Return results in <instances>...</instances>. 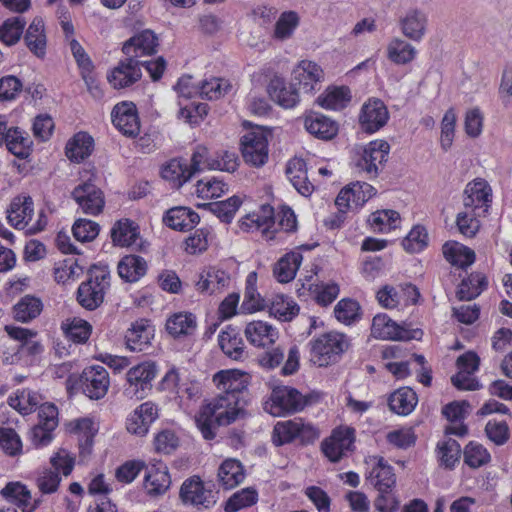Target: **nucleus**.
<instances>
[{"label": "nucleus", "instance_id": "1", "mask_svg": "<svg viewBox=\"0 0 512 512\" xmlns=\"http://www.w3.org/2000/svg\"><path fill=\"white\" fill-rule=\"evenodd\" d=\"M250 376L238 369L221 370L213 377L219 390L218 396L203 406L195 417V422L203 437H215L217 426L229 425L245 413L240 406V394L248 387Z\"/></svg>", "mask_w": 512, "mask_h": 512}, {"label": "nucleus", "instance_id": "2", "mask_svg": "<svg viewBox=\"0 0 512 512\" xmlns=\"http://www.w3.org/2000/svg\"><path fill=\"white\" fill-rule=\"evenodd\" d=\"M310 345L311 361L319 367H326L339 359L347 350L349 343L343 333L332 331L321 334L311 341Z\"/></svg>", "mask_w": 512, "mask_h": 512}, {"label": "nucleus", "instance_id": "3", "mask_svg": "<svg viewBox=\"0 0 512 512\" xmlns=\"http://www.w3.org/2000/svg\"><path fill=\"white\" fill-rule=\"evenodd\" d=\"M8 221L16 229H26L28 233L34 234L46 225V220L40 214L39 219L32 222L34 214V203L30 196L19 195L15 197L7 210Z\"/></svg>", "mask_w": 512, "mask_h": 512}, {"label": "nucleus", "instance_id": "4", "mask_svg": "<svg viewBox=\"0 0 512 512\" xmlns=\"http://www.w3.org/2000/svg\"><path fill=\"white\" fill-rule=\"evenodd\" d=\"M110 273L104 269L94 268L90 272V278L83 282L77 291L79 304L88 309L94 310L99 307L103 300L106 289L109 287Z\"/></svg>", "mask_w": 512, "mask_h": 512}, {"label": "nucleus", "instance_id": "5", "mask_svg": "<svg viewBox=\"0 0 512 512\" xmlns=\"http://www.w3.org/2000/svg\"><path fill=\"white\" fill-rule=\"evenodd\" d=\"M307 399L301 393L288 386L275 387L265 403V410L273 416L294 413L304 408Z\"/></svg>", "mask_w": 512, "mask_h": 512}, {"label": "nucleus", "instance_id": "6", "mask_svg": "<svg viewBox=\"0 0 512 512\" xmlns=\"http://www.w3.org/2000/svg\"><path fill=\"white\" fill-rule=\"evenodd\" d=\"M5 331L9 337L19 343L8 347L13 351L12 354L4 352V362L14 364L20 360L22 354L37 355L43 350L42 345L38 341L31 340L36 332L22 327L5 326Z\"/></svg>", "mask_w": 512, "mask_h": 512}, {"label": "nucleus", "instance_id": "7", "mask_svg": "<svg viewBox=\"0 0 512 512\" xmlns=\"http://www.w3.org/2000/svg\"><path fill=\"white\" fill-rule=\"evenodd\" d=\"M157 368L152 362H143L130 368L126 374L127 385L124 393L129 398L142 399L152 387Z\"/></svg>", "mask_w": 512, "mask_h": 512}, {"label": "nucleus", "instance_id": "8", "mask_svg": "<svg viewBox=\"0 0 512 512\" xmlns=\"http://www.w3.org/2000/svg\"><path fill=\"white\" fill-rule=\"evenodd\" d=\"M318 437L317 430L310 424H305L301 418L278 422L273 430V443L283 445L295 438L303 442H312Z\"/></svg>", "mask_w": 512, "mask_h": 512}, {"label": "nucleus", "instance_id": "9", "mask_svg": "<svg viewBox=\"0 0 512 512\" xmlns=\"http://www.w3.org/2000/svg\"><path fill=\"white\" fill-rule=\"evenodd\" d=\"M389 151L390 145L387 141H372L364 147L361 157L356 162V166L369 177H376L380 168L387 161Z\"/></svg>", "mask_w": 512, "mask_h": 512}, {"label": "nucleus", "instance_id": "10", "mask_svg": "<svg viewBox=\"0 0 512 512\" xmlns=\"http://www.w3.org/2000/svg\"><path fill=\"white\" fill-rule=\"evenodd\" d=\"M371 333L375 338L394 341L418 339L419 330H409L398 325L386 314H377L372 321Z\"/></svg>", "mask_w": 512, "mask_h": 512}, {"label": "nucleus", "instance_id": "11", "mask_svg": "<svg viewBox=\"0 0 512 512\" xmlns=\"http://www.w3.org/2000/svg\"><path fill=\"white\" fill-rule=\"evenodd\" d=\"M80 385L87 397L94 400L101 399L107 394L110 385L109 374L100 365L87 367L80 376Z\"/></svg>", "mask_w": 512, "mask_h": 512}, {"label": "nucleus", "instance_id": "12", "mask_svg": "<svg viewBox=\"0 0 512 512\" xmlns=\"http://www.w3.org/2000/svg\"><path fill=\"white\" fill-rule=\"evenodd\" d=\"M72 198L85 214L97 215L105 205L103 192L91 181L77 185L72 191Z\"/></svg>", "mask_w": 512, "mask_h": 512}, {"label": "nucleus", "instance_id": "13", "mask_svg": "<svg viewBox=\"0 0 512 512\" xmlns=\"http://www.w3.org/2000/svg\"><path fill=\"white\" fill-rule=\"evenodd\" d=\"M324 72L315 62L302 60L292 71V86L304 93H312L319 89Z\"/></svg>", "mask_w": 512, "mask_h": 512}, {"label": "nucleus", "instance_id": "14", "mask_svg": "<svg viewBox=\"0 0 512 512\" xmlns=\"http://www.w3.org/2000/svg\"><path fill=\"white\" fill-rule=\"evenodd\" d=\"M242 155L246 163L255 167L264 165L268 159V141L260 132H249L242 137Z\"/></svg>", "mask_w": 512, "mask_h": 512}, {"label": "nucleus", "instance_id": "15", "mask_svg": "<svg viewBox=\"0 0 512 512\" xmlns=\"http://www.w3.org/2000/svg\"><path fill=\"white\" fill-rule=\"evenodd\" d=\"M180 498L185 504L209 508L216 503L211 490L205 489L200 477L185 480L180 488Z\"/></svg>", "mask_w": 512, "mask_h": 512}, {"label": "nucleus", "instance_id": "16", "mask_svg": "<svg viewBox=\"0 0 512 512\" xmlns=\"http://www.w3.org/2000/svg\"><path fill=\"white\" fill-rule=\"evenodd\" d=\"M114 126L129 137L137 136L140 132V123L136 106L132 102L117 104L111 113Z\"/></svg>", "mask_w": 512, "mask_h": 512}, {"label": "nucleus", "instance_id": "17", "mask_svg": "<svg viewBox=\"0 0 512 512\" xmlns=\"http://www.w3.org/2000/svg\"><path fill=\"white\" fill-rule=\"evenodd\" d=\"M141 76L140 60L127 57L108 74L107 80L113 88L122 89L136 83Z\"/></svg>", "mask_w": 512, "mask_h": 512}, {"label": "nucleus", "instance_id": "18", "mask_svg": "<svg viewBox=\"0 0 512 512\" xmlns=\"http://www.w3.org/2000/svg\"><path fill=\"white\" fill-rule=\"evenodd\" d=\"M354 442V430L340 428L333 431L332 435L322 443V451L332 462L339 461L349 450Z\"/></svg>", "mask_w": 512, "mask_h": 512}, {"label": "nucleus", "instance_id": "19", "mask_svg": "<svg viewBox=\"0 0 512 512\" xmlns=\"http://www.w3.org/2000/svg\"><path fill=\"white\" fill-rule=\"evenodd\" d=\"M158 417V409L153 402L147 401L139 405L127 418L126 428L131 434L145 436L150 425Z\"/></svg>", "mask_w": 512, "mask_h": 512}, {"label": "nucleus", "instance_id": "20", "mask_svg": "<svg viewBox=\"0 0 512 512\" xmlns=\"http://www.w3.org/2000/svg\"><path fill=\"white\" fill-rule=\"evenodd\" d=\"M388 118L385 104L379 99H373L363 105L359 122L365 132L374 133L387 123Z\"/></svg>", "mask_w": 512, "mask_h": 512}, {"label": "nucleus", "instance_id": "21", "mask_svg": "<svg viewBox=\"0 0 512 512\" xmlns=\"http://www.w3.org/2000/svg\"><path fill=\"white\" fill-rule=\"evenodd\" d=\"M158 46L157 37L151 30H143L123 45V53L130 58L138 59L142 56L152 55Z\"/></svg>", "mask_w": 512, "mask_h": 512}, {"label": "nucleus", "instance_id": "22", "mask_svg": "<svg viewBox=\"0 0 512 512\" xmlns=\"http://www.w3.org/2000/svg\"><path fill=\"white\" fill-rule=\"evenodd\" d=\"M491 201L492 190L485 180L476 179L466 186L463 199L465 209L475 211L484 208L485 212Z\"/></svg>", "mask_w": 512, "mask_h": 512}, {"label": "nucleus", "instance_id": "23", "mask_svg": "<svg viewBox=\"0 0 512 512\" xmlns=\"http://www.w3.org/2000/svg\"><path fill=\"white\" fill-rule=\"evenodd\" d=\"M111 238L115 245L142 249L143 244L139 235L138 226L129 219L117 221L111 229Z\"/></svg>", "mask_w": 512, "mask_h": 512}, {"label": "nucleus", "instance_id": "24", "mask_svg": "<svg viewBox=\"0 0 512 512\" xmlns=\"http://www.w3.org/2000/svg\"><path fill=\"white\" fill-rule=\"evenodd\" d=\"M403 35L413 41H420L426 34L428 18L420 9H410L399 20Z\"/></svg>", "mask_w": 512, "mask_h": 512}, {"label": "nucleus", "instance_id": "25", "mask_svg": "<svg viewBox=\"0 0 512 512\" xmlns=\"http://www.w3.org/2000/svg\"><path fill=\"white\" fill-rule=\"evenodd\" d=\"M267 92L273 101L284 108H292L299 102L297 88L292 83L288 87L285 80L278 75L270 79Z\"/></svg>", "mask_w": 512, "mask_h": 512}, {"label": "nucleus", "instance_id": "26", "mask_svg": "<svg viewBox=\"0 0 512 512\" xmlns=\"http://www.w3.org/2000/svg\"><path fill=\"white\" fill-rule=\"evenodd\" d=\"M223 353L232 360L243 361L248 357L242 337L232 327H227L218 337Z\"/></svg>", "mask_w": 512, "mask_h": 512}, {"label": "nucleus", "instance_id": "27", "mask_svg": "<svg viewBox=\"0 0 512 512\" xmlns=\"http://www.w3.org/2000/svg\"><path fill=\"white\" fill-rule=\"evenodd\" d=\"M24 41L31 53L39 59H44L46 55L47 38L42 18L35 17L33 19L26 30Z\"/></svg>", "mask_w": 512, "mask_h": 512}, {"label": "nucleus", "instance_id": "28", "mask_svg": "<svg viewBox=\"0 0 512 512\" xmlns=\"http://www.w3.org/2000/svg\"><path fill=\"white\" fill-rule=\"evenodd\" d=\"M245 336L256 347H266L278 339V331L264 321H252L246 325Z\"/></svg>", "mask_w": 512, "mask_h": 512}, {"label": "nucleus", "instance_id": "29", "mask_svg": "<svg viewBox=\"0 0 512 512\" xmlns=\"http://www.w3.org/2000/svg\"><path fill=\"white\" fill-rule=\"evenodd\" d=\"M163 220L174 230L189 231L199 223L200 217L190 208L179 206L169 209Z\"/></svg>", "mask_w": 512, "mask_h": 512}, {"label": "nucleus", "instance_id": "30", "mask_svg": "<svg viewBox=\"0 0 512 512\" xmlns=\"http://www.w3.org/2000/svg\"><path fill=\"white\" fill-rule=\"evenodd\" d=\"M274 226V209L270 205H262L257 212L246 215L241 221L242 229L246 231L259 230L268 235Z\"/></svg>", "mask_w": 512, "mask_h": 512}, {"label": "nucleus", "instance_id": "31", "mask_svg": "<svg viewBox=\"0 0 512 512\" xmlns=\"http://www.w3.org/2000/svg\"><path fill=\"white\" fill-rule=\"evenodd\" d=\"M302 254L297 251H291L282 256L274 265L273 274L280 283L292 281L302 263Z\"/></svg>", "mask_w": 512, "mask_h": 512}, {"label": "nucleus", "instance_id": "32", "mask_svg": "<svg viewBox=\"0 0 512 512\" xmlns=\"http://www.w3.org/2000/svg\"><path fill=\"white\" fill-rule=\"evenodd\" d=\"M218 482L224 489H233L245 479V471L241 462L236 459H226L218 469Z\"/></svg>", "mask_w": 512, "mask_h": 512}, {"label": "nucleus", "instance_id": "33", "mask_svg": "<svg viewBox=\"0 0 512 512\" xmlns=\"http://www.w3.org/2000/svg\"><path fill=\"white\" fill-rule=\"evenodd\" d=\"M147 262L138 255H126L118 263V274L127 282H136L146 274Z\"/></svg>", "mask_w": 512, "mask_h": 512}, {"label": "nucleus", "instance_id": "34", "mask_svg": "<svg viewBox=\"0 0 512 512\" xmlns=\"http://www.w3.org/2000/svg\"><path fill=\"white\" fill-rule=\"evenodd\" d=\"M417 401L416 393L409 387H403L390 394L388 406L398 415H408L414 410Z\"/></svg>", "mask_w": 512, "mask_h": 512}, {"label": "nucleus", "instance_id": "35", "mask_svg": "<svg viewBox=\"0 0 512 512\" xmlns=\"http://www.w3.org/2000/svg\"><path fill=\"white\" fill-rule=\"evenodd\" d=\"M305 128L311 135L322 140H330L338 132L337 124L323 115L307 116L305 118Z\"/></svg>", "mask_w": 512, "mask_h": 512}, {"label": "nucleus", "instance_id": "36", "mask_svg": "<svg viewBox=\"0 0 512 512\" xmlns=\"http://www.w3.org/2000/svg\"><path fill=\"white\" fill-rule=\"evenodd\" d=\"M1 495L8 501L16 504L23 512H33L36 505L31 503L30 491L20 482H9L2 490Z\"/></svg>", "mask_w": 512, "mask_h": 512}, {"label": "nucleus", "instance_id": "37", "mask_svg": "<svg viewBox=\"0 0 512 512\" xmlns=\"http://www.w3.org/2000/svg\"><path fill=\"white\" fill-rule=\"evenodd\" d=\"M286 173L295 187L303 196H308L313 190V185L308 181L305 162L300 159H294L288 163Z\"/></svg>", "mask_w": 512, "mask_h": 512}, {"label": "nucleus", "instance_id": "38", "mask_svg": "<svg viewBox=\"0 0 512 512\" xmlns=\"http://www.w3.org/2000/svg\"><path fill=\"white\" fill-rule=\"evenodd\" d=\"M229 283L230 277L226 272L211 268L200 274L196 287L200 292L214 293L227 287Z\"/></svg>", "mask_w": 512, "mask_h": 512}, {"label": "nucleus", "instance_id": "39", "mask_svg": "<svg viewBox=\"0 0 512 512\" xmlns=\"http://www.w3.org/2000/svg\"><path fill=\"white\" fill-rule=\"evenodd\" d=\"M93 142L87 133H77L66 145V156L74 162L83 161L92 153Z\"/></svg>", "mask_w": 512, "mask_h": 512}, {"label": "nucleus", "instance_id": "40", "mask_svg": "<svg viewBox=\"0 0 512 512\" xmlns=\"http://www.w3.org/2000/svg\"><path fill=\"white\" fill-rule=\"evenodd\" d=\"M443 255L452 265L461 268L467 267L475 261L474 251L457 242H446L443 245Z\"/></svg>", "mask_w": 512, "mask_h": 512}, {"label": "nucleus", "instance_id": "41", "mask_svg": "<svg viewBox=\"0 0 512 512\" xmlns=\"http://www.w3.org/2000/svg\"><path fill=\"white\" fill-rule=\"evenodd\" d=\"M369 477L378 492L392 490L396 483L392 467L387 465L383 458L378 459Z\"/></svg>", "mask_w": 512, "mask_h": 512}, {"label": "nucleus", "instance_id": "42", "mask_svg": "<svg viewBox=\"0 0 512 512\" xmlns=\"http://www.w3.org/2000/svg\"><path fill=\"white\" fill-rule=\"evenodd\" d=\"M161 175L165 180L172 182L175 187L179 188L193 176V171L189 170L183 160L172 159L163 166Z\"/></svg>", "mask_w": 512, "mask_h": 512}, {"label": "nucleus", "instance_id": "43", "mask_svg": "<svg viewBox=\"0 0 512 512\" xmlns=\"http://www.w3.org/2000/svg\"><path fill=\"white\" fill-rule=\"evenodd\" d=\"M151 339V330L143 322H136L125 334L127 348L131 351H143Z\"/></svg>", "mask_w": 512, "mask_h": 512}, {"label": "nucleus", "instance_id": "44", "mask_svg": "<svg viewBox=\"0 0 512 512\" xmlns=\"http://www.w3.org/2000/svg\"><path fill=\"white\" fill-rule=\"evenodd\" d=\"M40 299L26 295L22 297L13 308L14 318L17 321L27 323L36 318L42 311Z\"/></svg>", "mask_w": 512, "mask_h": 512}, {"label": "nucleus", "instance_id": "45", "mask_svg": "<svg viewBox=\"0 0 512 512\" xmlns=\"http://www.w3.org/2000/svg\"><path fill=\"white\" fill-rule=\"evenodd\" d=\"M387 56L393 63L403 65L415 58L416 49L405 40L394 38L387 46Z\"/></svg>", "mask_w": 512, "mask_h": 512}, {"label": "nucleus", "instance_id": "46", "mask_svg": "<svg viewBox=\"0 0 512 512\" xmlns=\"http://www.w3.org/2000/svg\"><path fill=\"white\" fill-rule=\"evenodd\" d=\"M350 101V90L347 87L328 88L317 98V103L325 108L332 110L343 109Z\"/></svg>", "mask_w": 512, "mask_h": 512}, {"label": "nucleus", "instance_id": "47", "mask_svg": "<svg viewBox=\"0 0 512 512\" xmlns=\"http://www.w3.org/2000/svg\"><path fill=\"white\" fill-rule=\"evenodd\" d=\"M241 204L238 196H232L224 201L205 203L201 207L216 215L222 222L229 223Z\"/></svg>", "mask_w": 512, "mask_h": 512}, {"label": "nucleus", "instance_id": "48", "mask_svg": "<svg viewBox=\"0 0 512 512\" xmlns=\"http://www.w3.org/2000/svg\"><path fill=\"white\" fill-rule=\"evenodd\" d=\"M5 144L7 149L18 158H26L30 153L31 140L27 133L19 128H10L6 135Z\"/></svg>", "mask_w": 512, "mask_h": 512}, {"label": "nucleus", "instance_id": "49", "mask_svg": "<svg viewBox=\"0 0 512 512\" xmlns=\"http://www.w3.org/2000/svg\"><path fill=\"white\" fill-rule=\"evenodd\" d=\"M166 329L174 337L190 335L196 329V318L191 313H177L170 317Z\"/></svg>", "mask_w": 512, "mask_h": 512}, {"label": "nucleus", "instance_id": "50", "mask_svg": "<svg viewBox=\"0 0 512 512\" xmlns=\"http://www.w3.org/2000/svg\"><path fill=\"white\" fill-rule=\"evenodd\" d=\"M26 21L23 17H11L0 26V41L7 46H13L19 42L23 34Z\"/></svg>", "mask_w": 512, "mask_h": 512}, {"label": "nucleus", "instance_id": "51", "mask_svg": "<svg viewBox=\"0 0 512 512\" xmlns=\"http://www.w3.org/2000/svg\"><path fill=\"white\" fill-rule=\"evenodd\" d=\"M170 483V476L166 469L152 467L144 478V487L149 495L163 494Z\"/></svg>", "mask_w": 512, "mask_h": 512}, {"label": "nucleus", "instance_id": "52", "mask_svg": "<svg viewBox=\"0 0 512 512\" xmlns=\"http://www.w3.org/2000/svg\"><path fill=\"white\" fill-rule=\"evenodd\" d=\"M368 221L374 231L387 233L399 226L400 214L394 210L376 211L370 215Z\"/></svg>", "mask_w": 512, "mask_h": 512}, {"label": "nucleus", "instance_id": "53", "mask_svg": "<svg viewBox=\"0 0 512 512\" xmlns=\"http://www.w3.org/2000/svg\"><path fill=\"white\" fill-rule=\"evenodd\" d=\"M270 313L281 321H290L298 315L299 306L284 295H276L271 301Z\"/></svg>", "mask_w": 512, "mask_h": 512}, {"label": "nucleus", "instance_id": "54", "mask_svg": "<svg viewBox=\"0 0 512 512\" xmlns=\"http://www.w3.org/2000/svg\"><path fill=\"white\" fill-rule=\"evenodd\" d=\"M486 286V278L480 274H471L468 278L463 279L457 291L459 300H472L476 298Z\"/></svg>", "mask_w": 512, "mask_h": 512}, {"label": "nucleus", "instance_id": "55", "mask_svg": "<svg viewBox=\"0 0 512 512\" xmlns=\"http://www.w3.org/2000/svg\"><path fill=\"white\" fill-rule=\"evenodd\" d=\"M232 90V85L228 80L221 78H212L205 80L198 87V94L202 98L216 100L228 94Z\"/></svg>", "mask_w": 512, "mask_h": 512}, {"label": "nucleus", "instance_id": "56", "mask_svg": "<svg viewBox=\"0 0 512 512\" xmlns=\"http://www.w3.org/2000/svg\"><path fill=\"white\" fill-rule=\"evenodd\" d=\"M258 500V493L253 488H244L234 493L225 504L226 512H236L242 508L252 506Z\"/></svg>", "mask_w": 512, "mask_h": 512}, {"label": "nucleus", "instance_id": "57", "mask_svg": "<svg viewBox=\"0 0 512 512\" xmlns=\"http://www.w3.org/2000/svg\"><path fill=\"white\" fill-rule=\"evenodd\" d=\"M226 192H228V185L217 178H212L206 181L199 180L197 182L196 193L200 198H218L221 197Z\"/></svg>", "mask_w": 512, "mask_h": 512}, {"label": "nucleus", "instance_id": "58", "mask_svg": "<svg viewBox=\"0 0 512 512\" xmlns=\"http://www.w3.org/2000/svg\"><path fill=\"white\" fill-rule=\"evenodd\" d=\"M428 234L423 226H414L404 238L402 245L407 252L416 253L427 246Z\"/></svg>", "mask_w": 512, "mask_h": 512}, {"label": "nucleus", "instance_id": "59", "mask_svg": "<svg viewBox=\"0 0 512 512\" xmlns=\"http://www.w3.org/2000/svg\"><path fill=\"white\" fill-rule=\"evenodd\" d=\"M9 405L18 410L21 414H29L38 405V397L35 393L28 390H22L15 396L9 398Z\"/></svg>", "mask_w": 512, "mask_h": 512}, {"label": "nucleus", "instance_id": "60", "mask_svg": "<svg viewBox=\"0 0 512 512\" xmlns=\"http://www.w3.org/2000/svg\"><path fill=\"white\" fill-rule=\"evenodd\" d=\"M299 24L298 15L293 12H284L275 25L274 36L277 39L284 40L289 38Z\"/></svg>", "mask_w": 512, "mask_h": 512}, {"label": "nucleus", "instance_id": "61", "mask_svg": "<svg viewBox=\"0 0 512 512\" xmlns=\"http://www.w3.org/2000/svg\"><path fill=\"white\" fill-rule=\"evenodd\" d=\"M456 126V114L452 108L448 109L441 121L440 144L444 151H448L452 146Z\"/></svg>", "mask_w": 512, "mask_h": 512}, {"label": "nucleus", "instance_id": "62", "mask_svg": "<svg viewBox=\"0 0 512 512\" xmlns=\"http://www.w3.org/2000/svg\"><path fill=\"white\" fill-rule=\"evenodd\" d=\"M490 460V454L480 444L469 443L464 450V461L471 468H479Z\"/></svg>", "mask_w": 512, "mask_h": 512}, {"label": "nucleus", "instance_id": "63", "mask_svg": "<svg viewBox=\"0 0 512 512\" xmlns=\"http://www.w3.org/2000/svg\"><path fill=\"white\" fill-rule=\"evenodd\" d=\"M91 325L83 320L74 318L65 328L67 337L75 343H85L91 334Z\"/></svg>", "mask_w": 512, "mask_h": 512}, {"label": "nucleus", "instance_id": "64", "mask_svg": "<svg viewBox=\"0 0 512 512\" xmlns=\"http://www.w3.org/2000/svg\"><path fill=\"white\" fill-rule=\"evenodd\" d=\"M73 235L80 242H90L99 233V225L91 220L78 219L72 227Z\"/></svg>", "mask_w": 512, "mask_h": 512}]
</instances>
